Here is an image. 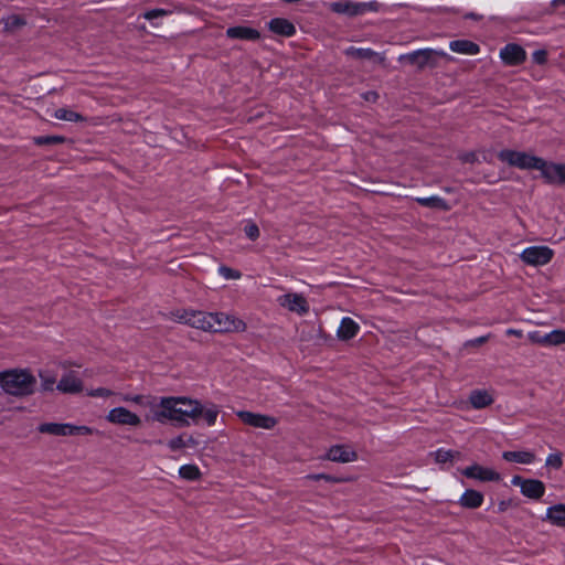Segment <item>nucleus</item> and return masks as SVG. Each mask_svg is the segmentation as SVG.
<instances>
[{"label":"nucleus","mask_w":565,"mask_h":565,"mask_svg":"<svg viewBox=\"0 0 565 565\" xmlns=\"http://www.w3.org/2000/svg\"><path fill=\"white\" fill-rule=\"evenodd\" d=\"M121 402L137 404L147 409L148 424L190 427L202 420L207 426L216 424L220 407L214 403H202L185 395L153 396L149 394H125Z\"/></svg>","instance_id":"1"},{"label":"nucleus","mask_w":565,"mask_h":565,"mask_svg":"<svg viewBox=\"0 0 565 565\" xmlns=\"http://www.w3.org/2000/svg\"><path fill=\"white\" fill-rule=\"evenodd\" d=\"M36 385V377L29 369H9L0 371V387L12 396L31 395Z\"/></svg>","instance_id":"2"},{"label":"nucleus","mask_w":565,"mask_h":565,"mask_svg":"<svg viewBox=\"0 0 565 565\" xmlns=\"http://www.w3.org/2000/svg\"><path fill=\"white\" fill-rule=\"evenodd\" d=\"M498 159L509 167H514L521 170L535 169L539 171L543 161V158L537 157L531 152L509 148L500 150L498 152Z\"/></svg>","instance_id":"3"},{"label":"nucleus","mask_w":565,"mask_h":565,"mask_svg":"<svg viewBox=\"0 0 565 565\" xmlns=\"http://www.w3.org/2000/svg\"><path fill=\"white\" fill-rule=\"evenodd\" d=\"M173 320L213 333V312L201 310L180 309L172 313Z\"/></svg>","instance_id":"4"},{"label":"nucleus","mask_w":565,"mask_h":565,"mask_svg":"<svg viewBox=\"0 0 565 565\" xmlns=\"http://www.w3.org/2000/svg\"><path fill=\"white\" fill-rule=\"evenodd\" d=\"M106 420L116 426H125L129 428H140L145 420V416H141L125 406H117L111 409L106 415Z\"/></svg>","instance_id":"5"},{"label":"nucleus","mask_w":565,"mask_h":565,"mask_svg":"<svg viewBox=\"0 0 565 565\" xmlns=\"http://www.w3.org/2000/svg\"><path fill=\"white\" fill-rule=\"evenodd\" d=\"M329 9L338 14L356 17L366 12L377 11L379 3L376 1L355 2L352 0H335L329 4Z\"/></svg>","instance_id":"6"},{"label":"nucleus","mask_w":565,"mask_h":565,"mask_svg":"<svg viewBox=\"0 0 565 565\" xmlns=\"http://www.w3.org/2000/svg\"><path fill=\"white\" fill-rule=\"evenodd\" d=\"M247 324L244 320L223 311L213 312V333L244 332Z\"/></svg>","instance_id":"7"},{"label":"nucleus","mask_w":565,"mask_h":565,"mask_svg":"<svg viewBox=\"0 0 565 565\" xmlns=\"http://www.w3.org/2000/svg\"><path fill=\"white\" fill-rule=\"evenodd\" d=\"M446 52L437 51L434 49H422L407 54H402L398 57L401 63H407L418 68H424L425 66H433L436 64L437 57L446 56Z\"/></svg>","instance_id":"8"},{"label":"nucleus","mask_w":565,"mask_h":565,"mask_svg":"<svg viewBox=\"0 0 565 565\" xmlns=\"http://www.w3.org/2000/svg\"><path fill=\"white\" fill-rule=\"evenodd\" d=\"M277 303L282 309L296 313L298 316H306L309 313L310 306L307 298L302 294L286 291L277 297Z\"/></svg>","instance_id":"9"},{"label":"nucleus","mask_w":565,"mask_h":565,"mask_svg":"<svg viewBox=\"0 0 565 565\" xmlns=\"http://www.w3.org/2000/svg\"><path fill=\"white\" fill-rule=\"evenodd\" d=\"M460 472L466 478L480 482H499L502 479L501 473L495 469L479 465L477 462H473L461 469Z\"/></svg>","instance_id":"10"},{"label":"nucleus","mask_w":565,"mask_h":565,"mask_svg":"<svg viewBox=\"0 0 565 565\" xmlns=\"http://www.w3.org/2000/svg\"><path fill=\"white\" fill-rule=\"evenodd\" d=\"M554 256L552 248L547 246H530L522 250L520 258L531 266H543L551 262Z\"/></svg>","instance_id":"11"},{"label":"nucleus","mask_w":565,"mask_h":565,"mask_svg":"<svg viewBox=\"0 0 565 565\" xmlns=\"http://www.w3.org/2000/svg\"><path fill=\"white\" fill-rule=\"evenodd\" d=\"M236 416L245 424L254 428L262 429H274L278 419L274 416L262 414V413H253L248 411H237Z\"/></svg>","instance_id":"12"},{"label":"nucleus","mask_w":565,"mask_h":565,"mask_svg":"<svg viewBox=\"0 0 565 565\" xmlns=\"http://www.w3.org/2000/svg\"><path fill=\"white\" fill-rule=\"evenodd\" d=\"M511 483L519 487L521 493L531 500H540L545 494V484L537 479H523L520 476H514Z\"/></svg>","instance_id":"13"},{"label":"nucleus","mask_w":565,"mask_h":565,"mask_svg":"<svg viewBox=\"0 0 565 565\" xmlns=\"http://www.w3.org/2000/svg\"><path fill=\"white\" fill-rule=\"evenodd\" d=\"M324 459L339 463H350L356 461L359 455L352 446L339 444L331 446L327 450Z\"/></svg>","instance_id":"14"},{"label":"nucleus","mask_w":565,"mask_h":565,"mask_svg":"<svg viewBox=\"0 0 565 565\" xmlns=\"http://www.w3.org/2000/svg\"><path fill=\"white\" fill-rule=\"evenodd\" d=\"M540 172L548 183L565 184V163L547 162L543 159Z\"/></svg>","instance_id":"15"},{"label":"nucleus","mask_w":565,"mask_h":565,"mask_svg":"<svg viewBox=\"0 0 565 565\" xmlns=\"http://www.w3.org/2000/svg\"><path fill=\"white\" fill-rule=\"evenodd\" d=\"M56 388L66 394H77L83 391V382L74 372L65 373L58 383Z\"/></svg>","instance_id":"16"},{"label":"nucleus","mask_w":565,"mask_h":565,"mask_svg":"<svg viewBox=\"0 0 565 565\" xmlns=\"http://www.w3.org/2000/svg\"><path fill=\"white\" fill-rule=\"evenodd\" d=\"M542 520L552 526L565 529V503L550 505Z\"/></svg>","instance_id":"17"},{"label":"nucleus","mask_w":565,"mask_h":565,"mask_svg":"<svg viewBox=\"0 0 565 565\" xmlns=\"http://www.w3.org/2000/svg\"><path fill=\"white\" fill-rule=\"evenodd\" d=\"M226 36L232 40L258 41L260 33L247 25H235L226 30Z\"/></svg>","instance_id":"18"},{"label":"nucleus","mask_w":565,"mask_h":565,"mask_svg":"<svg viewBox=\"0 0 565 565\" xmlns=\"http://www.w3.org/2000/svg\"><path fill=\"white\" fill-rule=\"evenodd\" d=\"M500 57L508 65H518L525 60V51L518 44H508L500 51Z\"/></svg>","instance_id":"19"},{"label":"nucleus","mask_w":565,"mask_h":565,"mask_svg":"<svg viewBox=\"0 0 565 565\" xmlns=\"http://www.w3.org/2000/svg\"><path fill=\"white\" fill-rule=\"evenodd\" d=\"M360 332V326L350 317L341 319L337 330V337L341 341H348L353 339Z\"/></svg>","instance_id":"20"},{"label":"nucleus","mask_w":565,"mask_h":565,"mask_svg":"<svg viewBox=\"0 0 565 565\" xmlns=\"http://www.w3.org/2000/svg\"><path fill=\"white\" fill-rule=\"evenodd\" d=\"M268 29L278 35L290 38L296 33V26L287 19L275 18L268 22Z\"/></svg>","instance_id":"21"},{"label":"nucleus","mask_w":565,"mask_h":565,"mask_svg":"<svg viewBox=\"0 0 565 565\" xmlns=\"http://www.w3.org/2000/svg\"><path fill=\"white\" fill-rule=\"evenodd\" d=\"M493 402V394L488 390H475L469 395V403L475 409L486 408Z\"/></svg>","instance_id":"22"},{"label":"nucleus","mask_w":565,"mask_h":565,"mask_svg":"<svg viewBox=\"0 0 565 565\" xmlns=\"http://www.w3.org/2000/svg\"><path fill=\"white\" fill-rule=\"evenodd\" d=\"M502 458L505 461L521 465H532L536 461V456L534 451L531 450L504 451Z\"/></svg>","instance_id":"23"},{"label":"nucleus","mask_w":565,"mask_h":565,"mask_svg":"<svg viewBox=\"0 0 565 565\" xmlns=\"http://www.w3.org/2000/svg\"><path fill=\"white\" fill-rule=\"evenodd\" d=\"M483 494L475 489H467L459 498V504L466 509H477L482 505Z\"/></svg>","instance_id":"24"},{"label":"nucleus","mask_w":565,"mask_h":565,"mask_svg":"<svg viewBox=\"0 0 565 565\" xmlns=\"http://www.w3.org/2000/svg\"><path fill=\"white\" fill-rule=\"evenodd\" d=\"M449 49L458 54L476 55L480 52L477 43L469 40H455L449 43Z\"/></svg>","instance_id":"25"},{"label":"nucleus","mask_w":565,"mask_h":565,"mask_svg":"<svg viewBox=\"0 0 565 565\" xmlns=\"http://www.w3.org/2000/svg\"><path fill=\"white\" fill-rule=\"evenodd\" d=\"M39 430L43 434L54 436H72V424L68 423H44Z\"/></svg>","instance_id":"26"},{"label":"nucleus","mask_w":565,"mask_h":565,"mask_svg":"<svg viewBox=\"0 0 565 565\" xmlns=\"http://www.w3.org/2000/svg\"><path fill=\"white\" fill-rule=\"evenodd\" d=\"M51 116L57 120L71 122H79L85 120L84 116L68 107L56 108L51 113Z\"/></svg>","instance_id":"27"},{"label":"nucleus","mask_w":565,"mask_h":565,"mask_svg":"<svg viewBox=\"0 0 565 565\" xmlns=\"http://www.w3.org/2000/svg\"><path fill=\"white\" fill-rule=\"evenodd\" d=\"M179 476L186 481H198L202 477V472L196 465L188 463L179 468Z\"/></svg>","instance_id":"28"},{"label":"nucleus","mask_w":565,"mask_h":565,"mask_svg":"<svg viewBox=\"0 0 565 565\" xmlns=\"http://www.w3.org/2000/svg\"><path fill=\"white\" fill-rule=\"evenodd\" d=\"M348 53L358 58H370L380 63L384 61V56L370 49H350Z\"/></svg>","instance_id":"29"},{"label":"nucleus","mask_w":565,"mask_h":565,"mask_svg":"<svg viewBox=\"0 0 565 565\" xmlns=\"http://www.w3.org/2000/svg\"><path fill=\"white\" fill-rule=\"evenodd\" d=\"M565 344V329H555L545 334V347Z\"/></svg>","instance_id":"30"},{"label":"nucleus","mask_w":565,"mask_h":565,"mask_svg":"<svg viewBox=\"0 0 565 565\" xmlns=\"http://www.w3.org/2000/svg\"><path fill=\"white\" fill-rule=\"evenodd\" d=\"M4 29L8 31H15L26 24V20L21 14H10L3 20Z\"/></svg>","instance_id":"31"},{"label":"nucleus","mask_w":565,"mask_h":565,"mask_svg":"<svg viewBox=\"0 0 565 565\" xmlns=\"http://www.w3.org/2000/svg\"><path fill=\"white\" fill-rule=\"evenodd\" d=\"M416 201L423 206L437 207L445 211L449 209L446 201L439 196L417 198Z\"/></svg>","instance_id":"32"},{"label":"nucleus","mask_w":565,"mask_h":565,"mask_svg":"<svg viewBox=\"0 0 565 565\" xmlns=\"http://www.w3.org/2000/svg\"><path fill=\"white\" fill-rule=\"evenodd\" d=\"M458 452H454L452 450H449V449H437L436 451H434L431 454V456L434 457V460L437 462V463H446V462H449V461H452V459L455 458V455H457Z\"/></svg>","instance_id":"33"},{"label":"nucleus","mask_w":565,"mask_h":565,"mask_svg":"<svg viewBox=\"0 0 565 565\" xmlns=\"http://www.w3.org/2000/svg\"><path fill=\"white\" fill-rule=\"evenodd\" d=\"M545 466L558 470L563 466L562 454L558 451L550 454L545 459Z\"/></svg>","instance_id":"34"},{"label":"nucleus","mask_w":565,"mask_h":565,"mask_svg":"<svg viewBox=\"0 0 565 565\" xmlns=\"http://www.w3.org/2000/svg\"><path fill=\"white\" fill-rule=\"evenodd\" d=\"M65 138L63 136H41L34 138V142L39 146L49 143H63Z\"/></svg>","instance_id":"35"},{"label":"nucleus","mask_w":565,"mask_h":565,"mask_svg":"<svg viewBox=\"0 0 565 565\" xmlns=\"http://www.w3.org/2000/svg\"><path fill=\"white\" fill-rule=\"evenodd\" d=\"M168 448L172 451H178V450L186 448L184 439H183V435L181 434V435H178V436L169 439Z\"/></svg>","instance_id":"36"},{"label":"nucleus","mask_w":565,"mask_h":565,"mask_svg":"<svg viewBox=\"0 0 565 565\" xmlns=\"http://www.w3.org/2000/svg\"><path fill=\"white\" fill-rule=\"evenodd\" d=\"M218 274L225 279H239L242 277V274L238 270L226 266H221L218 268Z\"/></svg>","instance_id":"37"},{"label":"nucleus","mask_w":565,"mask_h":565,"mask_svg":"<svg viewBox=\"0 0 565 565\" xmlns=\"http://www.w3.org/2000/svg\"><path fill=\"white\" fill-rule=\"evenodd\" d=\"M527 339L535 344H540L545 347V334H542L539 331H531L527 333Z\"/></svg>","instance_id":"38"},{"label":"nucleus","mask_w":565,"mask_h":565,"mask_svg":"<svg viewBox=\"0 0 565 565\" xmlns=\"http://www.w3.org/2000/svg\"><path fill=\"white\" fill-rule=\"evenodd\" d=\"M87 395H89L92 397L106 398V397H109L110 395H113V392L105 387H98V388L88 391Z\"/></svg>","instance_id":"39"},{"label":"nucleus","mask_w":565,"mask_h":565,"mask_svg":"<svg viewBox=\"0 0 565 565\" xmlns=\"http://www.w3.org/2000/svg\"><path fill=\"white\" fill-rule=\"evenodd\" d=\"M94 434V429L88 427V426H77V425H73L72 424V436H77V435H93Z\"/></svg>","instance_id":"40"},{"label":"nucleus","mask_w":565,"mask_h":565,"mask_svg":"<svg viewBox=\"0 0 565 565\" xmlns=\"http://www.w3.org/2000/svg\"><path fill=\"white\" fill-rule=\"evenodd\" d=\"M245 234L250 239H256L259 235V230L256 224H248L245 226Z\"/></svg>","instance_id":"41"},{"label":"nucleus","mask_w":565,"mask_h":565,"mask_svg":"<svg viewBox=\"0 0 565 565\" xmlns=\"http://www.w3.org/2000/svg\"><path fill=\"white\" fill-rule=\"evenodd\" d=\"M460 160L467 163H476L478 162V156L475 152H466L460 154Z\"/></svg>","instance_id":"42"},{"label":"nucleus","mask_w":565,"mask_h":565,"mask_svg":"<svg viewBox=\"0 0 565 565\" xmlns=\"http://www.w3.org/2000/svg\"><path fill=\"white\" fill-rule=\"evenodd\" d=\"M40 377L42 379L43 388L46 391H52L54 388L55 380L47 379L42 373H40Z\"/></svg>","instance_id":"43"},{"label":"nucleus","mask_w":565,"mask_h":565,"mask_svg":"<svg viewBox=\"0 0 565 565\" xmlns=\"http://www.w3.org/2000/svg\"><path fill=\"white\" fill-rule=\"evenodd\" d=\"M308 478L311 480L339 481L338 479H334L331 476L326 475V473L311 475V476H308Z\"/></svg>","instance_id":"44"},{"label":"nucleus","mask_w":565,"mask_h":565,"mask_svg":"<svg viewBox=\"0 0 565 565\" xmlns=\"http://www.w3.org/2000/svg\"><path fill=\"white\" fill-rule=\"evenodd\" d=\"M164 13L163 10H150V11H147L143 17L145 19L147 20H152L154 18H158L160 15H162Z\"/></svg>","instance_id":"45"},{"label":"nucleus","mask_w":565,"mask_h":565,"mask_svg":"<svg viewBox=\"0 0 565 565\" xmlns=\"http://www.w3.org/2000/svg\"><path fill=\"white\" fill-rule=\"evenodd\" d=\"M182 435H183V439H184L186 448L193 447L196 444L195 439L191 435H188V434H182Z\"/></svg>","instance_id":"46"},{"label":"nucleus","mask_w":565,"mask_h":565,"mask_svg":"<svg viewBox=\"0 0 565 565\" xmlns=\"http://www.w3.org/2000/svg\"><path fill=\"white\" fill-rule=\"evenodd\" d=\"M509 507H510V501L501 500L498 503V511L500 513H503V512H505L509 509Z\"/></svg>","instance_id":"47"},{"label":"nucleus","mask_w":565,"mask_h":565,"mask_svg":"<svg viewBox=\"0 0 565 565\" xmlns=\"http://www.w3.org/2000/svg\"><path fill=\"white\" fill-rule=\"evenodd\" d=\"M534 58L539 63H543L545 61V53L544 52H536L534 54Z\"/></svg>","instance_id":"48"},{"label":"nucleus","mask_w":565,"mask_h":565,"mask_svg":"<svg viewBox=\"0 0 565 565\" xmlns=\"http://www.w3.org/2000/svg\"><path fill=\"white\" fill-rule=\"evenodd\" d=\"M507 334L509 335H515V337H522V331L516 329H508Z\"/></svg>","instance_id":"49"},{"label":"nucleus","mask_w":565,"mask_h":565,"mask_svg":"<svg viewBox=\"0 0 565 565\" xmlns=\"http://www.w3.org/2000/svg\"><path fill=\"white\" fill-rule=\"evenodd\" d=\"M554 6L565 4V0H553Z\"/></svg>","instance_id":"50"},{"label":"nucleus","mask_w":565,"mask_h":565,"mask_svg":"<svg viewBox=\"0 0 565 565\" xmlns=\"http://www.w3.org/2000/svg\"><path fill=\"white\" fill-rule=\"evenodd\" d=\"M488 340V337H481L480 339H478V342L479 343H483Z\"/></svg>","instance_id":"51"}]
</instances>
